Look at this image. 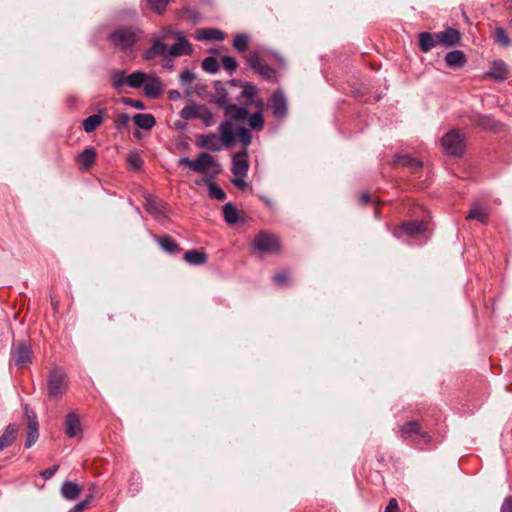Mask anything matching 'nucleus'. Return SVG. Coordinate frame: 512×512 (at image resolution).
I'll use <instances>...</instances> for the list:
<instances>
[{"label": "nucleus", "mask_w": 512, "mask_h": 512, "mask_svg": "<svg viewBox=\"0 0 512 512\" xmlns=\"http://www.w3.org/2000/svg\"><path fill=\"white\" fill-rule=\"evenodd\" d=\"M202 68L204 71L215 74L219 70V64L215 57L208 56L202 61Z\"/></svg>", "instance_id": "nucleus-44"}, {"label": "nucleus", "mask_w": 512, "mask_h": 512, "mask_svg": "<svg viewBox=\"0 0 512 512\" xmlns=\"http://www.w3.org/2000/svg\"><path fill=\"white\" fill-rule=\"evenodd\" d=\"M236 136L240 143L243 145V149L247 150V147L251 144L252 136L249 130L245 127H238Z\"/></svg>", "instance_id": "nucleus-43"}, {"label": "nucleus", "mask_w": 512, "mask_h": 512, "mask_svg": "<svg viewBox=\"0 0 512 512\" xmlns=\"http://www.w3.org/2000/svg\"><path fill=\"white\" fill-rule=\"evenodd\" d=\"M38 437H39V431L38 430H33V429L27 430V439H26V442H25V448L28 449L33 444H35L36 441L38 440Z\"/></svg>", "instance_id": "nucleus-51"}, {"label": "nucleus", "mask_w": 512, "mask_h": 512, "mask_svg": "<svg viewBox=\"0 0 512 512\" xmlns=\"http://www.w3.org/2000/svg\"><path fill=\"white\" fill-rule=\"evenodd\" d=\"M495 41L505 47L511 44L510 38L508 37L505 29L501 27H498L495 30Z\"/></svg>", "instance_id": "nucleus-47"}, {"label": "nucleus", "mask_w": 512, "mask_h": 512, "mask_svg": "<svg viewBox=\"0 0 512 512\" xmlns=\"http://www.w3.org/2000/svg\"><path fill=\"white\" fill-rule=\"evenodd\" d=\"M80 493V487L72 481H65L61 486V495L69 501L75 500Z\"/></svg>", "instance_id": "nucleus-28"}, {"label": "nucleus", "mask_w": 512, "mask_h": 512, "mask_svg": "<svg viewBox=\"0 0 512 512\" xmlns=\"http://www.w3.org/2000/svg\"><path fill=\"white\" fill-rule=\"evenodd\" d=\"M178 166H187L192 171L200 174L207 173L210 169H214V173L219 172V163L209 153L203 152L198 155L196 159H189L188 157H181L177 161Z\"/></svg>", "instance_id": "nucleus-2"}, {"label": "nucleus", "mask_w": 512, "mask_h": 512, "mask_svg": "<svg viewBox=\"0 0 512 512\" xmlns=\"http://www.w3.org/2000/svg\"><path fill=\"white\" fill-rule=\"evenodd\" d=\"M197 146L210 151H220L223 144L220 137L215 133L202 134L197 137Z\"/></svg>", "instance_id": "nucleus-14"}, {"label": "nucleus", "mask_w": 512, "mask_h": 512, "mask_svg": "<svg viewBox=\"0 0 512 512\" xmlns=\"http://www.w3.org/2000/svg\"><path fill=\"white\" fill-rule=\"evenodd\" d=\"M467 219H475L478 220L481 223H486L488 220V214L487 212L479 207L478 205H474L467 215Z\"/></svg>", "instance_id": "nucleus-41"}, {"label": "nucleus", "mask_w": 512, "mask_h": 512, "mask_svg": "<svg viewBox=\"0 0 512 512\" xmlns=\"http://www.w3.org/2000/svg\"><path fill=\"white\" fill-rule=\"evenodd\" d=\"M269 107L277 120H283L288 115V100L282 89L275 90L269 98Z\"/></svg>", "instance_id": "nucleus-7"}, {"label": "nucleus", "mask_w": 512, "mask_h": 512, "mask_svg": "<svg viewBox=\"0 0 512 512\" xmlns=\"http://www.w3.org/2000/svg\"><path fill=\"white\" fill-rule=\"evenodd\" d=\"M249 36L244 33H239L234 36L233 47L238 52H245L248 49Z\"/></svg>", "instance_id": "nucleus-40"}, {"label": "nucleus", "mask_w": 512, "mask_h": 512, "mask_svg": "<svg viewBox=\"0 0 512 512\" xmlns=\"http://www.w3.org/2000/svg\"><path fill=\"white\" fill-rule=\"evenodd\" d=\"M437 44H439L437 33L422 32L419 34V47L422 52H429Z\"/></svg>", "instance_id": "nucleus-25"}, {"label": "nucleus", "mask_w": 512, "mask_h": 512, "mask_svg": "<svg viewBox=\"0 0 512 512\" xmlns=\"http://www.w3.org/2000/svg\"><path fill=\"white\" fill-rule=\"evenodd\" d=\"M133 121L138 128L150 130L156 124V119L152 114L138 113L133 116Z\"/></svg>", "instance_id": "nucleus-26"}, {"label": "nucleus", "mask_w": 512, "mask_h": 512, "mask_svg": "<svg viewBox=\"0 0 512 512\" xmlns=\"http://www.w3.org/2000/svg\"><path fill=\"white\" fill-rule=\"evenodd\" d=\"M215 103L224 110L227 117L233 120L243 121L248 117V109L232 103L224 88L216 90Z\"/></svg>", "instance_id": "nucleus-3"}, {"label": "nucleus", "mask_w": 512, "mask_h": 512, "mask_svg": "<svg viewBox=\"0 0 512 512\" xmlns=\"http://www.w3.org/2000/svg\"><path fill=\"white\" fill-rule=\"evenodd\" d=\"M129 121H130V117L128 114H125V113L120 114L116 120V128L122 129V128L126 127L127 124L129 123Z\"/></svg>", "instance_id": "nucleus-56"}, {"label": "nucleus", "mask_w": 512, "mask_h": 512, "mask_svg": "<svg viewBox=\"0 0 512 512\" xmlns=\"http://www.w3.org/2000/svg\"><path fill=\"white\" fill-rule=\"evenodd\" d=\"M150 8L158 14L165 11L169 0H147Z\"/></svg>", "instance_id": "nucleus-49"}, {"label": "nucleus", "mask_w": 512, "mask_h": 512, "mask_svg": "<svg viewBox=\"0 0 512 512\" xmlns=\"http://www.w3.org/2000/svg\"><path fill=\"white\" fill-rule=\"evenodd\" d=\"M399 433L401 438H419L423 440L424 443H429L431 441V436L423 431L420 424L417 421H408L403 425L399 426Z\"/></svg>", "instance_id": "nucleus-10"}, {"label": "nucleus", "mask_w": 512, "mask_h": 512, "mask_svg": "<svg viewBox=\"0 0 512 512\" xmlns=\"http://www.w3.org/2000/svg\"><path fill=\"white\" fill-rule=\"evenodd\" d=\"M395 163L404 167H409L413 172H417L422 168V162L412 158L409 155L398 156L395 160Z\"/></svg>", "instance_id": "nucleus-35"}, {"label": "nucleus", "mask_w": 512, "mask_h": 512, "mask_svg": "<svg viewBox=\"0 0 512 512\" xmlns=\"http://www.w3.org/2000/svg\"><path fill=\"white\" fill-rule=\"evenodd\" d=\"M476 126L483 130L494 131L499 127V122L491 116L479 115L474 120Z\"/></svg>", "instance_id": "nucleus-31"}, {"label": "nucleus", "mask_w": 512, "mask_h": 512, "mask_svg": "<svg viewBox=\"0 0 512 512\" xmlns=\"http://www.w3.org/2000/svg\"><path fill=\"white\" fill-rule=\"evenodd\" d=\"M488 75L496 80H504L507 76V66L502 60L494 61L488 71Z\"/></svg>", "instance_id": "nucleus-30"}, {"label": "nucleus", "mask_w": 512, "mask_h": 512, "mask_svg": "<svg viewBox=\"0 0 512 512\" xmlns=\"http://www.w3.org/2000/svg\"><path fill=\"white\" fill-rule=\"evenodd\" d=\"M203 105H187L180 111V116L184 120L199 119Z\"/></svg>", "instance_id": "nucleus-36"}, {"label": "nucleus", "mask_w": 512, "mask_h": 512, "mask_svg": "<svg viewBox=\"0 0 512 512\" xmlns=\"http://www.w3.org/2000/svg\"><path fill=\"white\" fill-rule=\"evenodd\" d=\"M223 216L225 222L229 225H234L239 220L238 210L236 206L231 202H228L223 206Z\"/></svg>", "instance_id": "nucleus-33"}, {"label": "nucleus", "mask_w": 512, "mask_h": 512, "mask_svg": "<svg viewBox=\"0 0 512 512\" xmlns=\"http://www.w3.org/2000/svg\"><path fill=\"white\" fill-rule=\"evenodd\" d=\"M246 64L259 76L267 81L277 80V71L266 64L258 51H252L245 56Z\"/></svg>", "instance_id": "nucleus-4"}, {"label": "nucleus", "mask_w": 512, "mask_h": 512, "mask_svg": "<svg viewBox=\"0 0 512 512\" xmlns=\"http://www.w3.org/2000/svg\"><path fill=\"white\" fill-rule=\"evenodd\" d=\"M103 122V110H99L98 113L93 114L83 120L82 126L86 133H92L95 131Z\"/></svg>", "instance_id": "nucleus-27"}, {"label": "nucleus", "mask_w": 512, "mask_h": 512, "mask_svg": "<svg viewBox=\"0 0 512 512\" xmlns=\"http://www.w3.org/2000/svg\"><path fill=\"white\" fill-rule=\"evenodd\" d=\"M248 124L252 130L260 131L264 127V119L261 111H257L251 115L248 114Z\"/></svg>", "instance_id": "nucleus-38"}, {"label": "nucleus", "mask_w": 512, "mask_h": 512, "mask_svg": "<svg viewBox=\"0 0 512 512\" xmlns=\"http://www.w3.org/2000/svg\"><path fill=\"white\" fill-rule=\"evenodd\" d=\"M121 101H122L123 104L131 106V107H133L135 109H138V110H144L145 109L144 103L142 101H140V100H134L132 98H122Z\"/></svg>", "instance_id": "nucleus-53"}, {"label": "nucleus", "mask_w": 512, "mask_h": 512, "mask_svg": "<svg viewBox=\"0 0 512 512\" xmlns=\"http://www.w3.org/2000/svg\"><path fill=\"white\" fill-rule=\"evenodd\" d=\"M219 133L223 146L229 147L235 142L237 130L231 121L223 120L219 125Z\"/></svg>", "instance_id": "nucleus-15"}, {"label": "nucleus", "mask_w": 512, "mask_h": 512, "mask_svg": "<svg viewBox=\"0 0 512 512\" xmlns=\"http://www.w3.org/2000/svg\"><path fill=\"white\" fill-rule=\"evenodd\" d=\"M27 418H28L27 430H29V429L38 430V421H37L36 415L33 412L31 414H29L27 412Z\"/></svg>", "instance_id": "nucleus-58"}, {"label": "nucleus", "mask_w": 512, "mask_h": 512, "mask_svg": "<svg viewBox=\"0 0 512 512\" xmlns=\"http://www.w3.org/2000/svg\"><path fill=\"white\" fill-rule=\"evenodd\" d=\"M177 42L168 49V57L190 55L193 52L191 44L183 33H176Z\"/></svg>", "instance_id": "nucleus-12"}, {"label": "nucleus", "mask_w": 512, "mask_h": 512, "mask_svg": "<svg viewBox=\"0 0 512 512\" xmlns=\"http://www.w3.org/2000/svg\"><path fill=\"white\" fill-rule=\"evenodd\" d=\"M250 105H254L258 111L262 112L265 107V102L258 94L257 97L253 98L250 102H245L244 106L248 109Z\"/></svg>", "instance_id": "nucleus-54"}, {"label": "nucleus", "mask_w": 512, "mask_h": 512, "mask_svg": "<svg viewBox=\"0 0 512 512\" xmlns=\"http://www.w3.org/2000/svg\"><path fill=\"white\" fill-rule=\"evenodd\" d=\"M109 40L115 47L126 51L136 44L138 37L131 28L123 27L111 32Z\"/></svg>", "instance_id": "nucleus-6"}, {"label": "nucleus", "mask_w": 512, "mask_h": 512, "mask_svg": "<svg viewBox=\"0 0 512 512\" xmlns=\"http://www.w3.org/2000/svg\"><path fill=\"white\" fill-rule=\"evenodd\" d=\"M33 353L26 342H20L11 349V362L17 367H26L32 363Z\"/></svg>", "instance_id": "nucleus-8"}, {"label": "nucleus", "mask_w": 512, "mask_h": 512, "mask_svg": "<svg viewBox=\"0 0 512 512\" xmlns=\"http://www.w3.org/2000/svg\"><path fill=\"white\" fill-rule=\"evenodd\" d=\"M245 177L246 176H234V178L231 180V182L239 189H245L247 187Z\"/></svg>", "instance_id": "nucleus-59"}, {"label": "nucleus", "mask_w": 512, "mask_h": 512, "mask_svg": "<svg viewBox=\"0 0 512 512\" xmlns=\"http://www.w3.org/2000/svg\"><path fill=\"white\" fill-rule=\"evenodd\" d=\"M500 512H512V495H508L504 498Z\"/></svg>", "instance_id": "nucleus-57"}, {"label": "nucleus", "mask_w": 512, "mask_h": 512, "mask_svg": "<svg viewBox=\"0 0 512 512\" xmlns=\"http://www.w3.org/2000/svg\"><path fill=\"white\" fill-rule=\"evenodd\" d=\"M221 61H222V65H223V67H224L227 71H229V72H230V74H231L232 72H234V71L237 69V67H238V62H237V60H236L234 57H232V56L225 55V56H223V57H222Z\"/></svg>", "instance_id": "nucleus-48"}, {"label": "nucleus", "mask_w": 512, "mask_h": 512, "mask_svg": "<svg viewBox=\"0 0 512 512\" xmlns=\"http://www.w3.org/2000/svg\"><path fill=\"white\" fill-rule=\"evenodd\" d=\"M196 38L206 41H223L225 33L215 28H204L197 31Z\"/></svg>", "instance_id": "nucleus-22"}, {"label": "nucleus", "mask_w": 512, "mask_h": 512, "mask_svg": "<svg viewBox=\"0 0 512 512\" xmlns=\"http://www.w3.org/2000/svg\"><path fill=\"white\" fill-rule=\"evenodd\" d=\"M168 46L162 38H153L152 45L143 53L145 60H152L157 56H162L164 59L168 57Z\"/></svg>", "instance_id": "nucleus-13"}, {"label": "nucleus", "mask_w": 512, "mask_h": 512, "mask_svg": "<svg viewBox=\"0 0 512 512\" xmlns=\"http://www.w3.org/2000/svg\"><path fill=\"white\" fill-rule=\"evenodd\" d=\"M176 33H182V32L178 31V30H173L171 28H166L161 31V36L159 38H162L164 40L170 35L176 38Z\"/></svg>", "instance_id": "nucleus-62"}, {"label": "nucleus", "mask_w": 512, "mask_h": 512, "mask_svg": "<svg viewBox=\"0 0 512 512\" xmlns=\"http://www.w3.org/2000/svg\"><path fill=\"white\" fill-rule=\"evenodd\" d=\"M57 470H58V466L49 467L41 472V476L45 480H48L54 476V474L56 473Z\"/></svg>", "instance_id": "nucleus-60"}, {"label": "nucleus", "mask_w": 512, "mask_h": 512, "mask_svg": "<svg viewBox=\"0 0 512 512\" xmlns=\"http://www.w3.org/2000/svg\"><path fill=\"white\" fill-rule=\"evenodd\" d=\"M145 95L151 99L157 98L162 92V82L158 77L147 79L144 83Z\"/></svg>", "instance_id": "nucleus-21"}, {"label": "nucleus", "mask_w": 512, "mask_h": 512, "mask_svg": "<svg viewBox=\"0 0 512 512\" xmlns=\"http://www.w3.org/2000/svg\"><path fill=\"white\" fill-rule=\"evenodd\" d=\"M199 119L202 120L203 124L206 127H209V126H212V125L215 124L213 113L204 105H203V107L201 109V113H200Z\"/></svg>", "instance_id": "nucleus-46"}, {"label": "nucleus", "mask_w": 512, "mask_h": 512, "mask_svg": "<svg viewBox=\"0 0 512 512\" xmlns=\"http://www.w3.org/2000/svg\"><path fill=\"white\" fill-rule=\"evenodd\" d=\"M97 158V152L93 147L85 148L78 155V161L81 169L89 170L95 163Z\"/></svg>", "instance_id": "nucleus-20"}, {"label": "nucleus", "mask_w": 512, "mask_h": 512, "mask_svg": "<svg viewBox=\"0 0 512 512\" xmlns=\"http://www.w3.org/2000/svg\"><path fill=\"white\" fill-rule=\"evenodd\" d=\"M273 56L276 59V61L278 62L280 67H284L285 66V61H284L283 57L280 54H278L276 52H273Z\"/></svg>", "instance_id": "nucleus-64"}, {"label": "nucleus", "mask_w": 512, "mask_h": 512, "mask_svg": "<svg viewBox=\"0 0 512 512\" xmlns=\"http://www.w3.org/2000/svg\"><path fill=\"white\" fill-rule=\"evenodd\" d=\"M145 209L149 214H151L156 219H160L161 217L164 216L163 204L154 198H146Z\"/></svg>", "instance_id": "nucleus-29"}, {"label": "nucleus", "mask_w": 512, "mask_h": 512, "mask_svg": "<svg viewBox=\"0 0 512 512\" xmlns=\"http://www.w3.org/2000/svg\"><path fill=\"white\" fill-rule=\"evenodd\" d=\"M248 152L246 149L236 153L232 157L231 172L234 176H247L249 170Z\"/></svg>", "instance_id": "nucleus-11"}, {"label": "nucleus", "mask_w": 512, "mask_h": 512, "mask_svg": "<svg viewBox=\"0 0 512 512\" xmlns=\"http://www.w3.org/2000/svg\"><path fill=\"white\" fill-rule=\"evenodd\" d=\"M92 498H93V495L91 493L86 497V499L77 503L69 512H81L82 510H84L85 508L88 507V505L92 501Z\"/></svg>", "instance_id": "nucleus-52"}, {"label": "nucleus", "mask_w": 512, "mask_h": 512, "mask_svg": "<svg viewBox=\"0 0 512 512\" xmlns=\"http://www.w3.org/2000/svg\"><path fill=\"white\" fill-rule=\"evenodd\" d=\"M127 162L134 170L140 169L143 165V159L137 151H132L128 154Z\"/></svg>", "instance_id": "nucleus-45"}, {"label": "nucleus", "mask_w": 512, "mask_h": 512, "mask_svg": "<svg viewBox=\"0 0 512 512\" xmlns=\"http://www.w3.org/2000/svg\"><path fill=\"white\" fill-rule=\"evenodd\" d=\"M64 425L65 434L69 438L76 437L82 432L80 418L74 412L67 414Z\"/></svg>", "instance_id": "nucleus-17"}, {"label": "nucleus", "mask_w": 512, "mask_h": 512, "mask_svg": "<svg viewBox=\"0 0 512 512\" xmlns=\"http://www.w3.org/2000/svg\"><path fill=\"white\" fill-rule=\"evenodd\" d=\"M400 230L410 237H416L426 232L427 223L423 220L405 222L400 226Z\"/></svg>", "instance_id": "nucleus-18"}, {"label": "nucleus", "mask_w": 512, "mask_h": 512, "mask_svg": "<svg viewBox=\"0 0 512 512\" xmlns=\"http://www.w3.org/2000/svg\"><path fill=\"white\" fill-rule=\"evenodd\" d=\"M154 240L168 254L174 255L180 252L178 243L169 235L154 236Z\"/></svg>", "instance_id": "nucleus-19"}, {"label": "nucleus", "mask_w": 512, "mask_h": 512, "mask_svg": "<svg viewBox=\"0 0 512 512\" xmlns=\"http://www.w3.org/2000/svg\"><path fill=\"white\" fill-rule=\"evenodd\" d=\"M18 432V427L16 424H9L2 435L0 436V451L5 449L6 447L11 446L15 439Z\"/></svg>", "instance_id": "nucleus-23"}, {"label": "nucleus", "mask_w": 512, "mask_h": 512, "mask_svg": "<svg viewBox=\"0 0 512 512\" xmlns=\"http://www.w3.org/2000/svg\"><path fill=\"white\" fill-rule=\"evenodd\" d=\"M273 281L278 284V285H284L288 282L289 280V275L287 272L283 271V272H280V273H277L275 274L273 277H272Z\"/></svg>", "instance_id": "nucleus-55"}, {"label": "nucleus", "mask_w": 512, "mask_h": 512, "mask_svg": "<svg viewBox=\"0 0 512 512\" xmlns=\"http://www.w3.org/2000/svg\"><path fill=\"white\" fill-rule=\"evenodd\" d=\"M127 75L122 70L115 71L112 76V87L115 89H119L124 85H127Z\"/></svg>", "instance_id": "nucleus-42"}, {"label": "nucleus", "mask_w": 512, "mask_h": 512, "mask_svg": "<svg viewBox=\"0 0 512 512\" xmlns=\"http://www.w3.org/2000/svg\"><path fill=\"white\" fill-rule=\"evenodd\" d=\"M180 97H181V94L178 90H170L168 92V98L170 100L176 101V100L180 99Z\"/></svg>", "instance_id": "nucleus-63"}, {"label": "nucleus", "mask_w": 512, "mask_h": 512, "mask_svg": "<svg viewBox=\"0 0 512 512\" xmlns=\"http://www.w3.org/2000/svg\"><path fill=\"white\" fill-rule=\"evenodd\" d=\"M258 94L259 89L255 84L251 82H244L242 85V92L237 97V99L241 101L243 98H245L246 102H250L253 98L257 97Z\"/></svg>", "instance_id": "nucleus-34"}, {"label": "nucleus", "mask_w": 512, "mask_h": 512, "mask_svg": "<svg viewBox=\"0 0 512 512\" xmlns=\"http://www.w3.org/2000/svg\"><path fill=\"white\" fill-rule=\"evenodd\" d=\"M385 512H399L398 502L395 498H391L389 500V503L385 508Z\"/></svg>", "instance_id": "nucleus-61"}, {"label": "nucleus", "mask_w": 512, "mask_h": 512, "mask_svg": "<svg viewBox=\"0 0 512 512\" xmlns=\"http://www.w3.org/2000/svg\"><path fill=\"white\" fill-rule=\"evenodd\" d=\"M184 260L191 265H203L207 261V255L198 250H188L184 254Z\"/></svg>", "instance_id": "nucleus-32"}, {"label": "nucleus", "mask_w": 512, "mask_h": 512, "mask_svg": "<svg viewBox=\"0 0 512 512\" xmlns=\"http://www.w3.org/2000/svg\"><path fill=\"white\" fill-rule=\"evenodd\" d=\"M445 63L450 68H460L466 63V56L461 50H453L445 55Z\"/></svg>", "instance_id": "nucleus-24"}, {"label": "nucleus", "mask_w": 512, "mask_h": 512, "mask_svg": "<svg viewBox=\"0 0 512 512\" xmlns=\"http://www.w3.org/2000/svg\"><path fill=\"white\" fill-rule=\"evenodd\" d=\"M279 239L268 232H260L254 239V248L261 253H273L279 249Z\"/></svg>", "instance_id": "nucleus-9"}, {"label": "nucleus", "mask_w": 512, "mask_h": 512, "mask_svg": "<svg viewBox=\"0 0 512 512\" xmlns=\"http://www.w3.org/2000/svg\"><path fill=\"white\" fill-rule=\"evenodd\" d=\"M437 38L438 43L444 47L456 46L461 40L459 31L453 28H447L444 31L438 32Z\"/></svg>", "instance_id": "nucleus-16"}, {"label": "nucleus", "mask_w": 512, "mask_h": 512, "mask_svg": "<svg viewBox=\"0 0 512 512\" xmlns=\"http://www.w3.org/2000/svg\"><path fill=\"white\" fill-rule=\"evenodd\" d=\"M69 380L61 367L52 368L47 375V396L49 400L59 401L67 392Z\"/></svg>", "instance_id": "nucleus-1"}, {"label": "nucleus", "mask_w": 512, "mask_h": 512, "mask_svg": "<svg viewBox=\"0 0 512 512\" xmlns=\"http://www.w3.org/2000/svg\"><path fill=\"white\" fill-rule=\"evenodd\" d=\"M441 145L447 155L461 156L465 150V139L459 130L452 129L441 138Z\"/></svg>", "instance_id": "nucleus-5"}, {"label": "nucleus", "mask_w": 512, "mask_h": 512, "mask_svg": "<svg viewBox=\"0 0 512 512\" xmlns=\"http://www.w3.org/2000/svg\"><path fill=\"white\" fill-rule=\"evenodd\" d=\"M208 185V192L211 198H214L218 201H223L226 198V193L222 188L212 182L210 179L205 180Z\"/></svg>", "instance_id": "nucleus-39"}, {"label": "nucleus", "mask_w": 512, "mask_h": 512, "mask_svg": "<svg viewBox=\"0 0 512 512\" xmlns=\"http://www.w3.org/2000/svg\"><path fill=\"white\" fill-rule=\"evenodd\" d=\"M195 78H196L195 73H193L192 71H190L188 69L182 71L180 74V82L182 85H190Z\"/></svg>", "instance_id": "nucleus-50"}, {"label": "nucleus", "mask_w": 512, "mask_h": 512, "mask_svg": "<svg viewBox=\"0 0 512 512\" xmlns=\"http://www.w3.org/2000/svg\"><path fill=\"white\" fill-rule=\"evenodd\" d=\"M147 80V75L144 72L136 71L127 77V85L131 88H141Z\"/></svg>", "instance_id": "nucleus-37"}]
</instances>
